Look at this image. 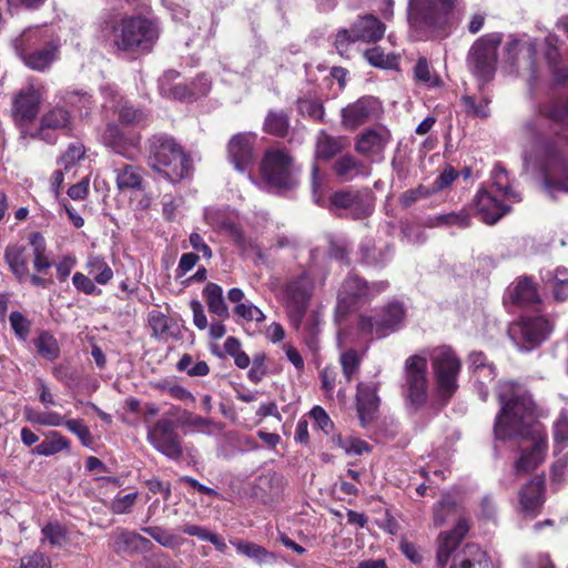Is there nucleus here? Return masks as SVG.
<instances>
[{
	"label": "nucleus",
	"instance_id": "nucleus-26",
	"mask_svg": "<svg viewBox=\"0 0 568 568\" xmlns=\"http://www.w3.org/2000/svg\"><path fill=\"white\" fill-rule=\"evenodd\" d=\"M389 141L390 132L386 128L368 129L357 139L356 150L364 155L381 160Z\"/></svg>",
	"mask_w": 568,
	"mask_h": 568
},
{
	"label": "nucleus",
	"instance_id": "nucleus-59",
	"mask_svg": "<svg viewBox=\"0 0 568 568\" xmlns=\"http://www.w3.org/2000/svg\"><path fill=\"white\" fill-rule=\"evenodd\" d=\"M463 104L465 106V110L468 114H471L474 116L478 118H487L489 114V108H488V99L485 97H481L480 99H476L471 95H464Z\"/></svg>",
	"mask_w": 568,
	"mask_h": 568
},
{
	"label": "nucleus",
	"instance_id": "nucleus-46",
	"mask_svg": "<svg viewBox=\"0 0 568 568\" xmlns=\"http://www.w3.org/2000/svg\"><path fill=\"white\" fill-rule=\"evenodd\" d=\"M70 447L69 440L58 432H51L49 438L37 445L32 453L39 456H52Z\"/></svg>",
	"mask_w": 568,
	"mask_h": 568
},
{
	"label": "nucleus",
	"instance_id": "nucleus-21",
	"mask_svg": "<svg viewBox=\"0 0 568 568\" xmlns=\"http://www.w3.org/2000/svg\"><path fill=\"white\" fill-rule=\"evenodd\" d=\"M44 95L42 85L29 83L22 88L13 101L14 118L18 122H30L39 112L40 104Z\"/></svg>",
	"mask_w": 568,
	"mask_h": 568
},
{
	"label": "nucleus",
	"instance_id": "nucleus-10",
	"mask_svg": "<svg viewBox=\"0 0 568 568\" xmlns=\"http://www.w3.org/2000/svg\"><path fill=\"white\" fill-rule=\"evenodd\" d=\"M405 318L403 304L392 302L381 311L362 314L358 318V329L362 335L372 338H383L399 328Z\"/></svg>",
	"mask_w": 568,
	"mask_h": 568
},
{
	"label": "nucleus",
	"instance_id": "nucleus-11",
	"mask_svg": "<svg viewBox=\"0 0 568 568\" xmlns=\"http://www.w3.org/2000/svg\"><path fill=\"white\" fill-rule=\"evenodd\" d=\"M555 126L568 129V101L540 105L525 124V131L531 139L541 143Z\"/></svg>",
	"mask_w": 568,
	"mask_h": 568
},
{
	"label": "nucleus",
	"instance_id": "nucleus-14",
	"mask_svg": "<svg viewBox=\"0 0 568 568\" xmlns=\"http://www.w3.org/2000/svg\"><path fill=\"white\" fill-rule=\"evenodd\" d=\"M24 415L28 422L40 426H65L70 433L79 438L83 446L90 447L92 445V435L81 419H67L57 412H37L31 407H26Z\"/></svg>",
	"mask_w": 568,
	"mask_h": 568
},
{
	"label": "nucleus",
	"instance_id": "nucleus-42",
	"mask_svg": "<svg viewBox=\"0 0 568 568\" xmlns=\"http://www.w3.org/2000/svg\"><path fill=\"white\" fill-rule=\"evenodd\" d=\"M460 498L455 493H447L434 507V524L442 526L458 515Z\"/></svg>",
	"mask_w": 568,
	"mask_h": 568
},
{
	"label": "nucleus",
	"instance_id": "nucleus-16",
	"mask_svg": "<svg viewBox=\"0 0 568 568\" xmlns=\"http://www.w3.org/2000/svg\"><path fill=\"white\" fill-rule=\"evenodd\" d=\"M148 440L159 453L171 459H179L182 456L180 437L174 423L169 418H161L149 428Z\"/></svg>",
	"mask_w": 568,
	"mask_h": 568
},
{
	"label": "nucleus",
	"instance_id": "nucleus-52",
	"mask_svg": "<svg viewBox=\"0 0 568 568\" xmlns=\"http://www.w3.org/2000/svg\"><path fill=\"white\" fill-rule=\"evenodd\" d=\"M233 546L236 548V550L257 561V562H270L275 559V556L267 551L265 548H263L260 545L253 544V542H245V541H232Z\"/></svg>",
	"mask_w": 568,
	"mask_h": 568
},
{
	"label": "nucleus",
	"instance_id": "nucleus-23",
	"mask_svg": "<svg viewBox=\"0 0 568 568\" xmlns=\"http://www.w3.org/2000/svg\"><path fill=\"white\" fill-rule=\"evenodd\" d=\"M255 140L256 135L253 133H239L230 140L229 160L236 171L244 173L253 164Z\"/></svg>",
	"mask_w": 568,
	"mask_h": 568
},
{
	"label": "nucleus",
	"instance_id": "nucleus-22",
	"mask_svg": "<svg viewBox=\"0 0 568 568\" xmlns=\"http://www.w3.org/2000/svg\"><path fill=\"white\" fill-rule=\"evenodd\" d=\"M381 104L373 97H363L342 110V124L349 130H355L365 122L378 116Z\"/></svg>",
	"mask_w": 568,
	"mask_h": 568
},
{
	"label": "nucleus",
	"instance_id": "nucleus-62",
	"mask_svg": "<svg viewBox=\"0 0 568 568\" xmlns=\"http://www.w3.org/2000/svg\"><path fill=\"white\" fill-rule=\"evenodd\" d=\"M85 150L81 143H72L68 150L59 159L58 164L63 168L65 172L72 169L78 161L84 156Z\"/></svg>",
	"mask_w": 568,
	"mask_h": 568
},
{
	"label": "nucleus",
	"instance_id": "nucleus-1",
	"mask_svg": "<svg viewBox=\"0 0 568 568\" xmlns=\"http://www.w3.org/2000/svg\"><path fill=\"white\" fill-rule=\"evenodd\" d=\"M499 414L494 425L495 438L506 440L520 436L526 443L515 464L517 473H528L537 468L547 454V436L536 423L534 403L527 390L520 385L505 382L499 385Z\"/></svg>",
	"mask_w": 568,
	"mask_h": 568
},
{
	"label": "nucleus",
	"instance_id": "nucleus-31",
	"mask_svg": "<svg viewBox=\"0 0 568 568\" xmlns=\"http://www.w3.org/2000/svg\"><path fill=\"white\" fill-rule=\"evenodd\" d=\"M386 27L375 16L361 17L351 28L354 41L377 42L384 37Z\"/></svg>",
	"mask_w": 568,
	"mask_h": 568
},
{
	"label": "nucleus",
	"instance_id": "nucleus-29",
	"mask_svg": "<svg viewBox=\"0 0 568 568\" xmlns=\"http://www.w3.org/2000/svg\"><path fill=\"white\" fill-rule=\"evenodd\" d=\"M544 504V483L531 480L519 491V513L525 518H535Z\"/></svg>",
	"mask_w": 568,
	"mask_h": 568
},
{
	"label": "nucleus",
	"instance_id": "nucleus-61",
	"mask_svg": "<svg viewBox=\"0 0 568 568\" xmlns=\"http://www.w3.org/2000/svg\"><path fill=\"white\" fill-rule=\"evenodd\" d=\"M265 131L271 134L282 135L287 131L288 120L283 112H270L264 122Z\"/></svg>",
	"mask_w": 568,
	"mask_h": 568
},
{
	"label": "nucleus",
	"instance_id": "nucleus-55",
	"mask_svg": "<svg viewBox=\"0 0 568 568\" xmlns=\"http://www.w3.org/2000/svg\"><path fill=\"white\" fill-rule=\"evenodd\" d=\"M61 100L65 104L78 109L81 115H87L92 104L91 95L81 90H68L64 92Z\"/></svg>",
	"mask_w": 568,
	"mask_h": 568
},
{
	"label": "nucleus",
	"instance_id": "nucleus-47",
	"mask_svg": "<svg viewBox=\"0 0 568 568\" xmlns=\"http://www.w3.org/2000/svg\"><path fill=\"white\" fill-rule=\"evenodd\" d=\"M413 74L414 80L426 88H437L442 85L439 75L432 70L429 62L424 57L418 58L413 69Z\"/></svg>",
	"mask_w": 568,
	"mask_h": 568
},
{
	"label": "nucleus",
	"instance_id": "nucleus-57",
	"mask_svg": "<svg viewBox=\"0 0 568 568\" xmlns=\"http://www.w3.org/2000/svg\"><path fill=\"white\" fill-rule=\"evenodd\" d=\"M339 362L346 381H352L359 368V354L355 349H348L341 354Z\"/></svg>",
	"mask_w": 568,
	"mask_h": 568
},
{
	"label": "nucleus",
	"instance_id": "nucleus-2",
	"mask_svg": "<svg viewBox=\"0 0 568 568\" xmlns=\"http://www.w3.org/2000/svg\"><path fill=\"white\" fill-rule=\"evenodd\" d=\"M100 40L120 52L149 51L159 38L158 24L141 16L120 11L104 12L98 20Z\"/></svg>",
	"mask_w": 568,
	"mask_h": 568
},
{
	"label": "nucleus",
	"instance_id": "nucleus-20",
	"mask_svg": "<svg viewBox=\"0 0 568 568\" xmlns=\"http://www.w3.org/2000/svg\"><path fill=\"white\" fill-rule=\"evenodd\" d=\"M510 203L493 190L480 187L474 197L473 207L484 223L495 224L508 212Z\"/></svg>",
	"mask_w": 568,
	"mask_h": 568
},
{
	"label": "nucleus",
	"instance_id": "nucleus-53",
	"mask_svg": "<svg viewBox=\"0 0 568 568\" xmlns=\"http://www.w3.org/2000/svg\"><path fill=\"white\" fill-rule=\"evenodd\" d=\"M365 59L373 67L382 68V69H397L398 68V57L395 54H385L379 48L375 47L368 49L364 52Z\"/></svg>",
	"mask_w": 568,
	"mask_h": 568
},
{
	"label": "nucleus",
	"instance_id": "nucleus-27",
	"mask_svg": "<svg viewBox=\"0 0 568 568\" xmlns=\"http://www.w3.org/2000/svg\"><path fill=\"white\" fill-rule=\"evenodd\" d=\"M102 94L105 98L104 106L112 110H119L120 120L130 125H139L144 122L148 118L145 111L135 109L123 102L122 97L119 95L118 91L112 87H105L102 89Z\"/></svg>",
	"mask_w": 568,
	"mask_h": 568
},
{
	"label": "nucleus",
	"instance_id": "nucleus-44",
	"mask_svg": "<svg viewBox=\"0 0 568 568\" xmlns=\"http://www.w3.org/2000/svg\"><path fill=\"white\" fill-rule=\"evenodd\" d=\"M209 311L219 317H229V308L223 298L222 287L215 283H209L203 290Z\"/></svg>",
	"mask_w": 568,
	"mask_h": 568
},
{
	"label": "nucleus",
	"instance_id": "nucleus-48",
	"mask_svg": "<svg viewBox=\"0 0 568 568\" xmlns=\"http://www.w3.org/2000/svg\"><path fill=\"white\" fill-rule=\"evenodd\" d=\"M29 242L33 250V267L37 272L42 273L51 267L49 257L45 254L47 245L44 237L38 233H31Z\"/></svg>",
	"mask_w": 568,
	"mask_h": 568
},
{
	"label": "nucleus",
	"instance_id": "nucleus-58",
	"mask_svg": "<svg viewBox=\"0 0 568 568\" xmlns=\"http://www.w3.org/2000/svg\"><path fill=\"white\" fill-rule=\"evenodd\" d=\"M234 314L246 322L262 323L266 318L265 314L250 301L235 305Z\"/></svg>",
	"mask_w": 568,
	"mask_h": 568
},
{
	"label": "nucleus",
	"instance_id": "nucleus-25",
	"mask_svg": "<svg viewBox=\"0 0 568 568\" xmlns=\"http://www.w3.org/2000/svg\"><path fill=\"white\" fill-rule=\"evenodd\" d=\"M70 123L71 116L67 110L53 108L42 115L37 136L48 143H55L58 132L69 129Z\"/></svg>",
	"mask_w": 568,
	"mask_h": 568
},
{
	"label": "nucleus",
	"instance_id": "nucleus-36",
	"mask_svg": "<svg viewBox=\"0 0 568 568\" xmlns=\"http://www.w3.org/2000/svg\"><path fill=\"white\" fill-rule=\"evenodd\" d=\"M541 280L551 292L554 300L564 302L568 298V270L556 267L541 273Z\"/></svg>",
	"mask_w": 568,
	"mask_h": 568
},
{
	"label": "nucleus",
	"instance_id": "nucleus-34",
	"mask_svg": "<svg viewBox=\"0 0 568 568\" xmlns=\"http://www.w3.org/2000/svg\"><path fill=\"white\" fill-rule=\"evenodd\" d=\"M205 220L212 226H219L223 230L243 252H251L257 248L255 240L251 236H246L244 232L234 222L231 221H217L213 211L205 212Z\"/></svg>",
	"mask_w": 568,
	"mask_h": 568
},
{
	"label": "nucleus",
	"instance_id": "nucleus-50",
	"mask_svg": "<svg viewBox=\"0 0 568 568\" xmlns=\"http://www.w3.org/2000/svg\"><path fill=\"white\" fill-rule=\"evenodd\" d=\"M470 216L466 210H462L459 212H450L446 214H439L433 217H429L427 221V225L430 227H440V226H458L466 227L469 225Z\"/></svg>",
	"mask_w": 568,
	"mask_h": 568
},
{
	"label": "nucleus",
	"instance_id": "nucleus-63",
	"mask_svg": "<svg viewBox=\"0 0 568 568\" xmlns=\"http://www.w3.org/2000/svg\"><path fill=\"white\" fill-rule=\"evenodd\" d=\"M334 442L348 455H362L369 450L368 445L359 438L337 436Z\"/></svg>",
	"mask_w": 568,
	"mask_h": 568
},
{
	"label": "nucleus",
	"instance_id": "nucleus-15",
	"mask_svg": "<svg viewBox=\"0 0 568 568\" xmlns=\"http://www.w3.org/2000/svg\"><path fill=\"white\" fill-rule=\"evenodd\" d=\"M386 282H377L368 285L362 278L349 275L342 284L338 292V310L347 311L357 303L366 302L376 294L385 291Z\"/></svg>",
	"mask_w": 568,
	"mask_h": 568
},
{
	"label": "nucleus",
	"instance_id": "nucleus-37",
	"mask_svg": "<svg viewBox=\"0 0 568 568\" xmlns=\"http://www.w3.org/2000/svg\"><path fill=\"white\" fill-rule=\"evenodd\" d=\"M116 187L121 193L139 191L142 187L143 176L140 168L132 164H122L113 170Z\"/></svg>",
	"mask_w": 568,
	"mask_h": 568
},
{
	"label": "nucleus",
	"instance_id": "nucleus-32",
	"mask_svg": "<svg viewBox=\"0 0 568 568\" xmlns=\"http://www.w3.org/2000/svg\"><path fill=\"white\" fill-rule=\"evenodd\" d=\"M467 531V521L459 518L452 531L442 532L439 535V546L437 550V562L439 566H445L448 562L452 552L459 545Z\"/></svg>",
	"mask_w": 568,
	"mask_h": 568
},
{
	"label": "nucleus",
	"instance_id": "nucleus-5",
	"mask_svg": "<svg viewBox=\"0 0 568 568\" xmlns=\"http://www.w3.org/2000/svg\"><path fill=\"white\" fill-rule=\"evenodd\" d=\"M454 0H408L407 18L418 39L439 36L446 28Z\"/></svg>",
	"mask_w": 568,
	"mask_h": 568
},
{
	"label": "nucleus",
	"instance_id": "nucleus-39",
	"mask_svg": "<svg viewBox=\"0 0 568 568\" xmlns=\"http://www.w3.org/2000/svg\"><path fill=\"white\" fill-rule=\"evenodd\" d=\"M487 189L511 203L520 201L519 193L510 187L508 172L499 164L495 165L491 173V185Z\"/></svg>",
	"mask_w": 568,
	"mask_h": 568
},
{
	"label": "nucleus",
	"instance_id": "nucleus-43",
	"mask_svg": "<svg viewBox=\"0 0 568 568\" xmlns=\"http://www.w3.org/2000/svg\"><path fill=\"white\" fill-rule=\"evenodd\" d=\"M180 424L183 427L190 428V432L202 433L207 436L214 435L222 429L220 424L215 423L213 419L187 412L181 416Z\"/></svg>",
	"mask_w": 568,
	"mask_h": 568
},
{
	"label": "nucleus",
	"instance_id": "nucleus-6",
	"mask_svg": "<svg viewBox=\"0 0 568 568\" xmlns=\"http://www.w3.org/2000/svg\"><path fill=\"white\" fill-rule=\"evenodd\" d=\"M298 168L284 149L273 148L265 152L260 173L265 184L275 189H292L298 183Z\"/></svg>",
	"mask_w": 568,
	"mask_h": 568
},
{
	"label": "nucleus",
	"instance_id": "nucleus-30",
	"mask_svg": "<svg viewBox=\"0 0 568 568\" xmlns=\"http://www.w3.org/2000/svg\"><path fill=\"white\" fill-rule=\"evenodd\" d=\"M509 300L519 306H534L540 303L536 284L527 276L514 281L507 290Z\"/></svg>",
	"mask_w": 568,
	"mask_h": 568
},
{
	"label": "nucleus",
	"instance_id": "nucleus-60",
	"mask_svg": "<svg viewBox=\"0 0 568 568\" xmlns=\"http://www.w3.org/2000/svg\"><path fill=\"white\" fill-rule=\"evenodd\" d=\"M44 540H48L53 547H62L67 542V531L58 523H49L42 528Z\"/></svg>",
	"mask_w": 568,
	"mask_h": 568
},
{
	"label": "nucleus",
	"instance_id": "nucleus-41",
	"mask_svg": "<svg viewBox=\"0 0 568 568\" xmlns=\"http://www.w3.org/2000/svg\"><path fill=\"white\" fill-rule=\"evenodd\" d=\"M84 267L88 275L99 285H106L113 278V271L103 256L90 254Z\"/></svg>",
	"mask_w": 568,
	"mask_h": 568
},
{
	"label": "nucleus",
	"instance_id": "nucleus-9",
	"mask_svg": "<svg viewBox=\"0 0 568 568\" xmlns=\"http://www.w3.org/2000/svg\"><path fill=\"white\" fill-rule=\"evenodd\" d=\"M427 362V349H424L410 355L404 363L403 393L407 403L414 407H420L428 398Z\"/></svg>",
	"mask_w": 568,
	"mask_h": 568
},
{
	"label": "nucleus",
	"instance_id": "nucleus-13",
	"mask_svg": "<svg viewBox=\"0 0 568 568\" xmlns=\"http://www.w3.org/2000/svg\"><path fill=\"white\" fill-rule=\"evenodd\" d=\"M313 281L307 273L290 281L283 291L282 302L291 321L298 326L313 294Z\"/></svg>",
	"mask_w": 568,
	"mask_h": 568
},
{
	"label": "nucleus",
	"instance_id": "nucleus-24",
	"mask_svg": "<svg viewBox=\"0 0 568 568\" xmlns=\"http://www.w3.org/2000/svg\"><path fill=\"white\" fill-rule=\"evenodd\" d=\"M331 204L336 209L344 210L345 214L353 219L365 217L373 211L371 199L357 192H336L331 197Z\"/></svg>",
	"mask_w": 568,
	"mask_h": 568
},
{
	"label": "nucleus",
	"instance_id": "nucleus-45",
	"mask_svg": "<svg viewBox=\"0 0 568 568\" xmlns=\"http://www.w3.org/2000/svg\"><path fill=\"white\" fill-rule=\"evenodd\" d=\"M334 172L342 181L367 174L366 168L351 155L342 156L334 164Z\"/></svg>",
	"mask_w": 568,
	"mask_h": 568
},
{
	"label": "nucleus",
	"instance_id": "nucleus-28",
	"mask_svg": "<svg viewBox=\"0 0 568 568\" xmlns=\"http://www.w3.org/2000/svg\"><path fill=\"white\" fill-rule=\"evenodd\" d=\"M377 390V382L359 383L357 385L356 405L358 417L363 426H366L373 419L379 406Z\"/></svg>",
	"mask_w": 568,
	"mask_h": 568
},
{
	"label": "nucleus",
	"instance_id": "nucleus-7",
	"mask_svg": "<svg viewBox=\"0 0 568 568\" xmlns=\"http://www.w3.org/2000/svg\"><path fill=\"white\" fill-rule=\"evenodd\" d=\"M436 382V390L442 398H450L458 388L462 361L454 349L438 346L427 351Z\"/></svg>",
	"mask_w": 568,
	"mask_h": 568
},
{
	"label": "nucleus",
	"instance_id": "nucleus-54",
	"mask_svg": "<svg viewBox=\"0 0 568 568\" xmlns=\"http://www.w3.org/2000/svg\"><path fill=\"white\" fill-rule=\"evenodd\" d=\"M38 353L48 361H54L60 354L57 339L48 332H42L34 341Z\"/></svg>",
	"mask_w": 568,
	"mask_h": 568
},
{
	"label": "nucleus",
	"instance_id": "nucleus-4",
	"mask_svg": "<svg viewBox=\"0 0 568 568\" xmlns=\"http://www.w3.org/2000/svg\"><path fill=\"white\" fill-rule=\"evenodd\" d=\"M149 164L175 183L189 176L190 160L176 141L166 134H158L149 140Z\"/></svg>",
	"mask_w": 568,
	"mask_h": 568
},
{
	"label": "nucleus",
	"instance_id": "nucleus-35",
	"mask_svg": "<svg viewBox=\"0 0 568 568\" xmlns=\"http://www.w3.org/2000/svg\"><path fill=\"white\" fill-rule=\"evenodd\" d=\"M450 568H493V565L479 546L470 544L455 556Z\"/></svg>",
	"mask_w": 568,
	"mask_h": 568
},
{
	"label": "nucleus",
	"instance_id": "nucleus-3",
	"mask_svg": "<svg viewBox=\"0 0 568 568\" xmlns=\"http://www.w3.org/2000/svg\"><path fill=\"white\" fill-rule=\"evenodd\" d=\"M12 47L26 67L43 72L57 60L60 41L50 29L36 26L24 29Z\"/></svg>",
	"mask_w": 568,
	"mask_h": 568
},
{
	"label": "nucleus",
	"instance_id": "nucleus-38",
	"mask_svg": "<svg viewBox=\"0 0 568 568\" xmlns=\"http://www.w3.org/2000/svg\"><path fill=\"white\" fill-rule=\"evenodd\" d=\"M4 261L19 282L29 276L27 250L23 245H8L4 251Z\"/></svg>",
	"mask_w": 568,
	"mask_h": 568
},
{
	"label": "nucleus",
	"instance_id": "nucleus-51",
	"mask_svg": "<svg viewBox=\"0 0 568 568\" xmlns=\"http://www.w3.org/2000/svg\"><path fill=\"white\" fill-rule=\"evenodd\" d=\"M546 59L548 60L549 67L552 70L554 77L558 83L568 82V69H558L557 68V59L559 57L557 42L558 38L555 34H549L546 38Z\"/></svg>",
	"mask_w": 568,
	"mask_h": 568
},
{
	"label": "nucleus",
	"instance_id": "nucleus-17",
	"mask_svg": "<svg viewBox=\"0 0 568 568\" xmlns=\"http://www.w3.org/2000/svg\"><path fill=\"white\" fill-rule=\"evenodd\" d=\"M544 186L555 197L568 193V159L559 152H549L542 164Z\"/></svg>",
	"mask_w": 568,
	"mask_h": 568
},
{
	"label": "nucleus",
	"instance_id": "nucleus-56",
	"mask_svg": "<svg viewBox=\"0 0 568 568\" xmlns=\"http://www.w3.org/2000/svg\"><path fill=\"white\" fill-rule=\"evenodd\" d=\"M142 531L151 536L156 542L166 548H176L181 545V540L178 536L173 535L169 530L154 526L143 527Z\"/></svg>",
	"mask_w": 568,
	"mask_h": 568
},
{
	"label": "nucleus",
	"instance_id": "nucleus-18",
	"mask_svg": "<svg viewBox=\"0 0 568 568\" xmlns=\"http://www.w3.org/2000/svg\"><path fill=\"white\" fill-rule=\"evenodd\" d=\"M178 77V72L168 71L159 81L160 93L163 97L175 99V100H191L206 95L211 90V80L205 75H199L192 83L191 87H184L181 84L171 85L170 82Z\"/></svg>",
	"mask_w": 568,
	"mask_h": 568
},
{
	"label": "nucleus",
	"instance_id": "nucleus-12",
	"mask_svg": "<svg viewBox=\"0 0 568 568\" xmlns=\"http://www.w3.org/2000/svg\"><path fill=\"white\" fill-rule=\"evenodd\" d=\"M551 331V325L542 316L523 317L513 323L508 335L521 352H529L539 346Z\"/></svg>",
	"mask_w": 568,
	"mask_h": 568
},
{
	"label": "nucleus",
	"instance_id": "nucleus-40",
	"mask_svg": "<svg viewBox=\"0 0 568 568\" xmlns=\"http://www.w3.org/2000/svg\"><path fill=\"white\" fill-rule=\"evenodd\" d=\"M536 41L531 39L519 40L515 37H510V40L507 42L505 51L507 53V59L513 64H519V54L524 53L525 57L529 60V64H534V59L536 55Z\"/></svg>",
	"mask_w": 568,
	"mask_h": 568
},
{
	"label": "nucleus",
	"instance_id": "nucleus-64",
	"mask_svg": "<svg viewBox=\"0 0 568 568\" xmlns=\"http://www.w3.org/2000/svg\"><path fill=\"white\" fill-rule=\"evenodd\" d=\"M555 449H565L568 446V414L562 413L555 423Z\"/></svg>",
	"mask_w": 568,
	"mask_h": 568
},
{
	"label": "nucleus",
	"instance_id": "nucleus-49",
	"mask_svg": "<svg viewBox=\"0 0 568 568\" xmlns=\"http://www.w3.org/2000/svg\"><path fill=\"white\" fill-rule=\"evenodd\" d=\"M344 145L345 141L343 139L333 138L325 132H321L316 142V156L328 160L339 153Z\"/></svg>",
	"mask_w": 568,
	"mask_h": 568
},
{
	"label": "nucleus",
	"instance_id": "nucleus-19",
	"mask_svg": "<svg viewBox=\"0 0 568 568\" xmlns=\"http://www.w3.org/2000/svg\"><path fill=\"white\" fill-rule=\"evenodd\" d=\"M101 141L106 148L128 160H134L140 154L141 135L135 132L125 133L116 124L106 125Z\"/></svg>",
	"mask_w": 568,
	"mask_h": 568
},
{
	"label": "nucleus",
	"instance_id": "nucleus-33",
	"mask_svg": "<svg viewBox=\"0 0 568 568\" xmlns=\"http://www.w3.org/2000/svg\"><path fill=\"white\" fill-rule=\"evenodd\" d=\"M113 546L115 551L132 554L149 551L152 548L151 541L135 531L118 529L113 532Z\"/></svg>",
	"mask_w": 568,
	"mask_h": 568
},
{
	"label": "nucleus",
	"instance_id": "nucleus-8",
	"mask_svg": "<svg viewBox=\"0 0 568 568\" xmlns=\"http://www.w3.org/2000/svg\"><path fill=\"white\" fill-rule=\"evenodd\" d=\"M501 41L503 34L493 32L478 38L470 47L467 67L479 82L486 83L494 78Z\"/></svg>",
	"mask_w": 568,
	"mask_h": 568
}]
</instances>
